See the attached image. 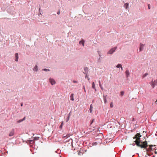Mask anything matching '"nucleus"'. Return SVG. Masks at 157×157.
<instances>
[{
  "instance_id": "obj_1",
  "label": "nucleus",
  "mask_w": 157,
  "mask_h": 157,
  "mask_svg": "<svg viewBox=\"0 0 157 157\" xmlns=\"http://www.w3.org/2000/svg\"><path fill=\"white\" fill-rule=\"evenodd\" d=\"M140 134L138 133L135 135V138L136 139L135 143L136 145L139 147L142 148H144V150L145 151H147V148H146L147 146V143L146 141L141 142L140 140V137H141Z\"/></svg>"
},
{
  "instance_id": "obj_2",
  "label": "nucleus",
  "mask_w": 157,
  "mask_h": 157,
  "mask_svg": "<svg viewBox=\"0 0 157 157\" xmlns=\"http://www.w3.org/2000/svg\"><path fill=\"white\" fill-rule=\"evenodd\" d=\"M117 47H115L112 48L107 52V54H112L114 52L116 49H117Z\"/></svg>"
},
{
  "instance_id": "obj_3",
  "label": "nucleus",
  "mask_w": 157,
  "mask_h": 157,
  "mask_svg": "<svg viewBox=\"0 0 157 157\" xmlns=\"http://www.w3.org/2000/svg\"><path fill=\"white\" fill-rule=\"evenodd\" d=\"M48 81L52 85H53L56 84V82L55 79L52 78H50L48 79Z\"/></svg>"
},
{
  "instance_id": "obj_4",
  "label": "nucleus",
  "mask_w": 157,
  "mask_h": 157,
  "mask_svg": "<svg viewBox=\"0 0 157 157\" xmlns=\"http://www.w3.org/2000/svg\"><path fill=\"white\" fill-rule=\"evenodd\" d=\"M145 44H143L140 43V51L141 52L143 50Z\"/></svg>"
},
{
  "instance_id": "obj_5",
  "label": "nucleus",
  "mask_w": 157,
  "mask_h": 157,
  "mask_svg": "<svg viewBox=\"0 0 157 157\" xmlns=\"http://www.w3.org/2000/svg\"><path fill=\"white\" fill-rule=\"evenodd\" d=\"M14 129H12L11 130L9 134V136L10 137L13 136L14 135Z\"/></svg>"
},
{
  "instance_id": "obj_6",
  "label": "nucleus",
  "mask_w": 157,
  "mask_h": 157,
  "mask_svg": "<svg viewBox=\"0 0 157 157\" xmlns=\"http://www.w3.org/2000/svg\"><path fill=\"white\" fill-rule=\"evenodd\" d=\"M33 70L34 72H37L38 71V66L37 65H36L33 68Z\"/></svg>"
},
{
  "instance_id": "obj_7",
  "label": "nucleus",
  "mask_w": 157,
  "mask_h": 157,
  "mask_svg": "<svg viewBox=\"0 0 157 157\" xmlns=\"http://www.w3.org/2000/svg\"><path fill=\"white\" fill-rule=\"evenodd\" d=\"M85 42V40H84L82 39L81 40L79 41V44L80 45H82V46L84 47V46Z\"/></svg>"
},
{
  "instance_id": "obj_8",
  "label": "nucleus",
  "mask_w": 157,
  "mask_h": 157,
  "mask_svg": "<svg viewBox=\"0 0 157 157\" xmlns=\"http://www.w3.org/2000/svg\"><path fill=\"white\" fill-rule=\"evenodd\" d=\"M157 82L156 81H154V82H152L151 85L152 86V88H154L155 85H156Z\"/></svg>"
},
{
  "instance_id": "obj_9",
  "label": "nucleus",
  "mask_w": 157,
  "mask_h": 157,
  "mask_svg": "<svg viewBox=\"0 0 157 157\" xmlns=\"http://www.w3.org/2000/svg\"><path fill=\"white\" fill-rule=\"evenodd\" d=\"M107 95H103V100H104V102L105 104H106L107 102V99H106V98H107Z\"/></svg>"
},
{
  "instance_id": "obj_10",
  "label": "nucleus",
  "mask_w": 157,
  "mask_h": 157,
  "mask_svg": "<svg viewBox=\"0 0 157 157\" xmlns=\"http://www.w3.org/2000/svg\"><path fill=\"white\" fill-rule=\"evenodd\" d=\"M15 61L16 62H17L18 59V53H16L15 54Z\"/></svg>"
},
{
  "instance_id": "obj_11",
  "label": "nucleus",
  "mask_w": 157,
  "mask_h": 157,
  "mask_svg": "<svg viewBox=\"0 0 157 157\" xmlns=\"http://www.w3.org/2000/svg\"><path fill=\"white\" fill-rule=\"evenodd\" d=\"M125 75L127 78L128 77L130 73L128 70H126L125 72Z\"/></svg>"
},
{
  "instance_id": "obj_12",
  "label": "nucleus",
  "mask_w": 157,
  "mask_h": 157,
  "mask_svg": "<svg viewBox=\"0 0 157 157\" xmlns=\"http://www.w3.org/2000/svg\"><path fill=\"white\" fill-rule=\"evenodd\" d=\"M125 9H128L129 8V4L128 3H126L124 4V6Z\"/></svg>"
},
{
  "instance_id": "obj_13",
  "label": "nucleus",
  "mask_w": 157,
  "mask_h": 157,
  "mask_svg": "<svg viewBox=\"0 0 157 157\" xmlns=\"http://www.w3.org/2000/svg\"><path fill=\"white\" fill-rule=\"evenodd\" d=\"M92 88L95 90V91H96V89L95 87V84L94 82H92Z\"/></svg>"
},
{
  "instance_id": "obj_14",
  "label": "nucleus",
  "mask_w": 157,
  "mask_h": 157,
  "mask_svg": "<svg viewBox=\"0 0 157 157\" xmlns=\"http://www.w3.org/2000/svg\"><path fill=\"white\" fill-rule=\"evenodd\" d=\"M70 99L71 101H74V94H72L70 96Z\"/></svg>"
},
{
  "instance_id": "obj_15",
  "label": "nucleus",
  "mask_w": 157,
  "mask_h": 157,
  "mask_svg": "<svg viewBox=\"0 0 157 157\" xmlns=\"http://www.w3.org/2000/svg\"><path fill=\"white\" fill-rule=\"evenodd\" d=\"M25 117L23 119L19 120L18 121H17V122L18 123L21 122L25 120Z\"/></svg>"
},
{
  "instance_id": "obj_16",
  "label": "nucleus",
  "mask_w": 157,
  "mask_h": 157,
  "mask_svg": "<svg viewBox=\"0 0 157 157\" xmlns=\"http://www.w3.org/2000/svg\"><path fill=\"white\" fill-rule=\"evenodd\" d=\"M148 75V74L147 73H145L143 74V75L142 76V78H143L146 76H147Z\"/></svg>"
},
{
  "instance_id": "obj_17",
  "label": "nucleus",
  "mask_w": 157,
  "mask_h": 157,
  "mask_svg": "<svg viewBox=\"0 0 157 157\" xmlns=\"http://www.w3.org/2000/svg\"><path fill=\"white\" fill-rule=\"evenodd\" d=\"M93 108V107L92 106V104H91L90 105V113L92 112Z\"/></svg>"
},
{
  "instance_id": "obj_18",
  "label": "nucleus",
  "mask_w": 157,
  "mask_h": 157,
  "mask_svg": "<svg viewBox=\"0 0 157 157\" xmlns=\"http://www.w3.org/2000/svg\"><path fill=\"white\" fill-rule=\"evenodd\" d=\"M121 64H118L116 66V67H117V68H121Z\"/></svg>"
},
{
  "instance_id": "obj_19",
  "label": "nucleus",
  "mask_w": 157,
  "mask_h": 157,
  "mask_svg": "<svg viewBox=\"0 0 157 157\" xmlns=\"http://www.w3.org/2000/svg\"><path fill=\"white\" fill-rule=\"evenodd\" d=\"M39 137H35L34 138L33 140H38L39 139Z\"/></svg>"
},
{
  "instance_id": "obj_20",
  "label": "nucleus",
  "mask_w": 157,
  "mask_h": 157,
  "mask_svg": "<svg viewBox=\"0 0 157 157\" xmlns=\"http://www.w3.org/2000/svg\"><path fill=\"white\" fill-rule=\"evenodd\" d=\"M97 52H98V54L99 56H101V52L100 51H97Z\"/></svg>"
},
{
  "instance_id": "obj_21",
  "label": "nucleus",
  "mask_w": 157,
  "mask_h": 157,
  "mask_svg": "<svg viewBox=\"0 0 157 157\" xmlns=\"http://www.w3.org/2000/svg\"><path fill=\"white\" fill-rule=\"evenodd\" d=\"M99 86H100V88H101V89L102 90H103V87H102V86H101V83H100V81H99Z\"/></svg>"
},
{
  "instance_id": "obj_22",
  "label": "nucleus",
  "mask_w": 157,
  "mask_h": 157,
  "mask_svg": "<svg viewBox=\"0 0 157 157\" xmlns=\"http://www.w3.org/2000/svg\"><path fill=\"white\" fill-rule=\"evenodd\" d=\"M63 125V122H62L61 125H60V126L59 127V128H61L62 127Z\"/></svg>"
},
{
  "instance_id": "obj_23",
  "label": "nucleus",
  "mask_w": 157,
  "mask_h": 157,
  "mask_svg": "<svg viewBox=\"0 0 157 157\" xmlns=\"http://www.w3.org/2000/svg\"><path fill=\"white\" fill-rule=\"evenodd\" d=\"M56 152L57 153L59 154L60 153V150L59 149H58Z\"/></svg>"
},
{
  "instance_id": "obj_24",
  "label": "nucleus",
  "mask_w": 157,
  "mask_h": 157,
  "mask_svg": "<svg viewBox=\"0 0 157 157\" xmlns=\"http://www.w3.org/2000/svg\"><path fill=\"white\" fill-rule=\"evenodd\" d=\"M43 70L45 71H49L50 70L48 69H47L46 68H44L43 69Z\"/></svg>"
},
{
  "instance_id": "obj_25",
  "label": "nucleus",
  "mask_w": 157,
  "mask_h": 157,
  "mask_svg": "<svg viewBox=\"0 0 157 157\" xmlns=\"http://www.w3.org/2000/svg\"><path fill=\"white\" fill-rule=\"evenodd\" d=\"M124 92L123 91H121V92H120V95L121 96H122L124 94Z\"/></svg>"
},
{
  "instance_id": "obj_26",
  "label": "nucleus",
  "mask_w": 157,
  "mask_h": 157,
  "mask_svg": "<svg viewBox=\"0 0 157 157\" xmlns=\"http://www.w3.org/2000/svg\"><path fill=\"white\" fill-rule=\"evenodd\" d=\"M94 119H93L90 122V125H91L92 124V123L94 122Z\"/></svg>"
},
{
  "instance_id": "obj_27",
  "label": "nucleus",
  "mask_w": 157,
  "mask_h": 157,
  "mask_svg": "<svg viewBox=\"0 0 157 157\" xmlns=\"http://www.w3.org/2000/svg\"><path fill=\"white\" fill-rule=\"evenodd\" d=\"M113 103L111 102L110 104V107H111V108H112L113 107Z\"/></svg>"
},
{
  "instance_id": "obj_28",
  "label": "nucleus",
  "mask_w": 157,
  "mask_h": 157,
  "mask_svg": "<svg viewBox=\"0 0 157 157\" xmlns=\"http://www.w3.org/2000/svg\"><path fill=\"white\" fill-rule=\"evenodd\" d=\"M33 140H30L29 141L30 143L31 144H33L34 143Z\"/></svg>"
},
{
  "instance_id": "obj_29",
  "label": "nucleus",
  "mask_w": 157,
  "mask_h": 157,
  "mask_svg": "<svg viewBox=\"0 0 157 157\" xmlns=\"http://www.w3.org/2000/svg\"><path fill=\"white\" fill-rule=\"evenodd\" d=\"M73 82L74 83H78V82L76 80H73Z\"/></svg>"
},
{
  "instance_id": "obj_30",
  "label": "nucleus",
  "mask_w": 157,
  "mask_h": 157,
  "mask_svg": "<svg viewBox=\"0 0 157 157\" xmlns=\"http://www.w3.org/2000/svg\"><path fill=\"white\" fill-rule=\"evenodd\" d=\"M66 138H68L70 137V135L69 134H67L66 135Z\"/></svg>"
},
{
  "instance_id": "obj_31",
  "label": "nucleus",
  "mask_w": 157,
  "mask_h": 157,
  "mask_svg": "<svg viewBox=\"0 0 157 157\" xmlns=\"http://www.w3.org/2000/svg\"><path fill=\"white\" fill-rule=\"evenodd\" d=\"M148 9H150V8H151V7H150V4H148Z\"/></svg>"
},
{
  "instance_id": "obj_32",
  "label": "nucleus",
  "mask_w": 157,
  "mask_h": 157,
  "mask_svg": "<svg viewBox=\"0 0 157 157\" xmlns=\"http://www.w3.org/2000/svg\"><path fill=\"white\" fill-rule=\"evenodd\" d=\"M65 137L66 138V135H65V134H63V138H65Z\"/></svg>"
},
{
  "instance_id": "obj_33",
  "label": "nucleus",
  "mask_w": 157,
  "mask_h": 157,
  "mask_svg": "<svg viewBox=\"0 0 157 157\" xmlns=\"http://www.w3.org/2000/svg\"><path fill=\"white\" fill-rule=\"evenodd\" d=\"M88 77L87 76V74H86L85 76V78H87Z\"/></svg>"
},
{
  "instance_id": "obj_34",
  "label": "nucleus",
  "mask_w": 157,
  "mask_h": 157,
  "mask_svg": "<svg viewBox=\"0 0 157 157\" xmlns=\"http://www.w3.org/2000/svg\"><path fill=\"white\" fill-rule=\"evenodd\" d=\"M83 88H84V92H86V90H85V87L84 86H83Z\"/></svg>"
},
{
  "instance_id": "obj_35",
  "label": "nucleus",
  "mask_w": 157,
  "mask_h": 157,
  "mask_svg": "<svg viewBox=\"0 0 157 157\" xmlns=\"http://www.w3.org/2000/svg\"><path fill=\"white\" fill-rule=\"evenodd\" d=\"M87 70V67H85L84 68V70L86 71V70Z\"/></svg>"
},
{
  "instance_id": "obj_36",
  "label": "nucleus",
  "mask_w": 157,
  "mask_h": 157,
  "mask_svg": "<svg viewBox=\"0 0 157 157\" xmlns=\"http://www.w3.org/2000/svg\"><path fill=\"white\" fill-rule=\"evenodd\" d=\"M157 101V100H156V101H155V102H154V101H152V104H153V103H154L155 102H156Z\"/></svg>"
},
{
  "instance_id": "obj_37",
  "label": "nucleus",
  "mask_w": 157,
  "mask_h": 157,
  "mask_svg": "<svg viewBox=\"0 0 157 157\" xmlns=\"http://www.w3.org/2000/svg\"><path fill=\"white\" fill-rule=\"evenodd\" d=\"M101 59V58H99V59H98V61L99 62L100 60Z\"/></svg>"
},
{
  "instance_id": "obj_38",
  "label": "nucleus",
  "mask_w": 157,
  "mask_h": 157,
  "mask_svg": "<svg viewBox=\"0 0 157 157\" xmlns=\"http://www.w3.org/2000/svg\"><path fill=\"white\" fill-rule=\"evenodd\" d=\"M59 13H60V12H59V11H58V12L57 13V14H59Z\"/></svg>"
},
{
  "instance_id": "obj_39",
  "label": "nucleus",
  "mask_w": 157,
  "mask_h": 157,
  "mask_svg": "<svg viewBox=\"0 0 157 157\" xmlns=\"http://www.w3.org/2000/svg\"><path fill=\"white\" fill-rule=\"evenodd\" d=\"M147 148L148 149H151V150H152V148L150 147V148Z\"/></svg>"
},
{
  "instance_id": "obj_40",
  "label": "nucleus",
  "mask_w": 157,
  "mask_h": 157,
  "mask_svg": "<svg viewBox=\"0 0 157 157\" xmlns=\"http://www.w3.org/2000/svg\"><path fill=\"white\" fill-rule=\"evenodd\" d=\"M21 106H23V103H21Z\"/></svg>"
},
{
  "instance_id": "obj_41",
  "label": "nucleus",
  "mask_w": 157,
  "mask_h": 157,
  "mask_svg": "<svg viewBox=\"0 0 157 157\" xmlns=\"http://www.w3.org/2000/svg\"><path fill=\"white\" fill-rule=\"evenodd\" d=\"M87 78V79H88V81H89V80H90V78H89V77H88V78Z\"/></svg>"
},
{
  "instance_id": "obj_42",
  "label": "nucleus",
  "mask_w": 157,
  "mask_h": 157,
  "mask_svg": "<svg viewBox=\"0 0 157 157\" xmlns=\"http://www.w3.org/2000/svg\"><path fill=\"white\" fill-rule=\"evenodd\" d=\"M97 143H94V144H95V145H96L97 144Z\"/></svg>"
},
{
  "instance_id": "obj_43",
  "label": "nucleus",
  "mask_w": 157,
  "mask_h": 157,
  "mask_svg": "<svg viewBox=\"0 0 157 157\" xmlns=\"http://www.w3.org/2000/svg\"><path fill=\"white\" fill-rule=\"evenodd\" d=\"M121 70H123V68H122V66H121Z\"/></svg>"
},
{
  "instance_id": "obj_44",
  "label": "nucleus",
  "mask_w": 157,
  "mask_h": 157,
  "mask_svg": "<svg viewBox=\"0 0 157 157\" xmlns=\"http://www.w3.org/2000/svg\"><path fill=\"white\" fill-rule=\"evenodd\" d=\"M155 154H157V152H156L155 151Z\"/></svg>"
},
{
  "instance_id": "obj_45",
  "label": "nucleus",
  "mask_w": 157,
  "mask_h": 157,
  "mask_svg": "<svg viewBox=\"0 0 157 157\" xmlns=\"http://www.w3.org/2000/svg\"><path fill=\"white\" fill-rule=\"evenodd\" d=\"M155 157V156H154V155H153V156H152V157Z\"/></svg>"
},
{
  "instance_id": "obj_46",
  "label": "nucleus",
  "mask_w": 157,
  "mask_h": 157,
  "mask_svg": "<svg viewBox=\"0 0 157 157\" xmlns=\"http://www.w3.org/2000/svg\"><path fill=\"white\" fill-rule=\"evenodd\" d=\"M155 135L156 136H157V134L156 133L155 134Z\"/></svg>"
},
{
  "instance_id": "obj_47",
  "label": "nucleus",
  "mask_w": 157,
  "mask_h": 157,
  "mask_svg": "<svg viewBox=\"0 0 157 157\" xmlns=\"http://www.w3.org/2000/svg\"><path fill=\"white\" fill-rule=\"evenodd\" d=\"M40 8L39 9V11H40Z\"/></svg>"
}]
</instances>
